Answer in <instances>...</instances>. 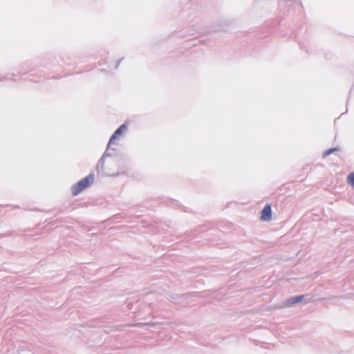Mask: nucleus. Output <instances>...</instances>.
Instances as JSON below:
<instances>
[{
	"label": "nucleus",
	"instance_id": "obj_4",
	"mask_svg": "<svg viewBox=\"0 0 354 354\" xmlns=\"http://www.w3.org/2000/svg\"><path fill=\"white\" fill-rule=\"evenodd\" d=\"M127 129V126L126 124H122L113 133V135L111 137L109 142L108 144V147L113 143V140L118 139L120 136H121L124 132H125Z\"/></svg>",
	"mask_w": 354,
	"mask_h": 354
},
{
	"label": "nucleus",
	"instance_id": "obj_5",
	"mask_svg": "<svg viewBox=\"0 0 354 354\" xmlns=\"http://www.w3.org/2000/svg\"><path fill=\"white\" fill-rule=\"evenodd\" d=\"M347 183L354 187V173H351L349 174V176L347 177Z\"/></svg>",
	"mask_w": 354,
	"mask_h": 354
},
{
	"label": "nucleus",
	"instance_id": "obj_6",
	"mask_svg": "<svg viewBox=\"0 0 354 354\" xmlns=\"http://www.w3.org/2000/svg\"><path fill=\"white\" fill-rule=\"evenodd\" d=\"M335 151H337V148H336V147L329 149L326 150V151H324V153H323V156L326 157Z\"/></svg>",
	"mask_w": 354,
	"mask_h": 354
},
{
	"label": "nucleus",
	"instance_id": "obj_2",
	"mask_svg": "<svg viewBox=\"0 0 354 354\" xmlns=\"http://www.w3.org/2000/svg\"><path fill=\"white\" fill-rule=\"evenodd\" d=\"M312 301H313L312 299L310 297H308L307 295H297V296L292 297L286 299L283 302L282 307L283 308H289V307L292 306V305L297 304V303L303 302L304 304H308V303L311 302Z\"/></svg>",
	"mask_w": 354,
	"mask_h": 354
},
{
	"label": "nucleus",
	"instance_id": "obj_3",
	"mask_svg": "<svg viewBox=\"0 0 354 354\" xmlns=\"http://www.w3.org/2000/svg\"><path fill=\"white\" fill-rule=\"evenodd\" d=\"M272 219V209L270 205H266L261 212V220L268 222Z\"/></svg>",
	"mask_w": 354,
	"mask_h": 354
},
{
	"label": "nucleus",
	"instance_id": "obj_1",
	"mask_svg": "<svg viewBox=\"0 0 354 354\" xmlns=\"http://www.w3.org/2000/svg\"><path fill=\"white\" fill-rule=\"evenodd\" d=\"M94 180V175L90 174L86 177L80 180L77 184L72 187V193L74 196H77L84 189L93 184Z\"/></svg>",
	"mask_w": 354,
	"mask_h": 354
},
{
	"label": "nucleus",
	"instance_id": "obj_7",
	"mask_svg": "<svg viewBox=\"0 0 354 354\" xmlns=\"http://www.w3.org/2000/svg\"><path fill=\"white\" fill-rule=\"evenodd\" d=\"M147 325H149V326H152V325H155L154 323H152V324H147Z\"/></svg>",
	"mask_w": 354,
	"mask_h": 354
}]
</instances>
